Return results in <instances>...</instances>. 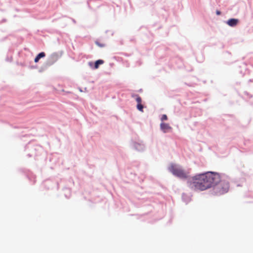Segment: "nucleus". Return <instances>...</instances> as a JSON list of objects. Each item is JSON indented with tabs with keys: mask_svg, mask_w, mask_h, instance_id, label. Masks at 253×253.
Here are the masks:
<instances>
[{
	"mask_svg": "<svg viewBox=\"0 0 253 253\" xmlns=\"http://www.w3.org/2000/svg\"><path fill=\"white\" fill-rule=\"evenodd\" d=\"M104 62V61L101 59L96 61L94 63V68L95 69L98 68L99 65L103 64Z\"/></svg>",
	"mask_w": 253,
	"mask_h": 253,
	"instance_id": "1a4fd4ad",
	"label": "nucleus"
},
{
	"mask_svg": "<svg viewBox=\"0 0 253 253\" xmlns=\"http://www.w3.org/2000/svg\"><path fill=\"white\" fill-rule=\"evenodd\" d=\"M214 190L217 194H223L227 193L229 189V181L227 177L220 175V181L214 184Z\"/></svg>",
	"mask_w": 253,
	"mask_h": 253,
	"instance_id": "f03ea898",
	"label": "nucleus"
},
{
	"mask_svg": "<svg viewBox=\"0 0 253 253\" xmlns=\"http://www.w3.org/2000/svg\"><path fill=\"white\" fill-rule=\"evenodd\" d=\"M58 59V56L57 54H52L49 58V63L50 64H53Z\"/></svg>",
	"mask_w": 253,
	"mask_h": 253,
	"instance_id": "0eeeda50",
	"label": "nucleus"
},
{
	"mask_svg": "<svg viewBox=\"0 0 253 253\" xmlns=\"http://www.w3.org/2000/svg\"><path fill=\"white\" fill-rule=\"evenodd\" d=\"M169 169L174 175L181 179H187L189 176V171H185L180 167L175 164H171Z\"/></svg>",
	"mask_w": 253,
	"mask_h": 253,
	"instance_id": "20e7f679",
	"label": "nucleus"
},
{
	"mask_svg": "<svg viewBox=\"0 0 253 253\" xmlns=\"http://www.w3.org/2000/svg\"><path fill=\"white\" fill-rule=\"evenodd\" d=\"M96 44L97 45H98V46H100V47H103L104 45L103 44H100L98 42H96Z\"/></svg>",
	"mask_w": 253,
	"mask_h": 253,
	"instance_id": "ddd939ff",
	"label": "nucleus"
},
{
	"mask_svg": "<svg viewBox=\"0 0 253 253\" xmlns=\"http://www.w3.org/2000/svg\"><path fill=\"white\" fill-rule=\"evenodd\" d=\"M137 108L138 110L143 112V106L141 103L137 104Z\"/></svg>",
	"mask_w": 253,
	"mask_h": 253,
	"instance_id": "9d476101",
	"label": "nucleus"
},
{
	"mask_svg": "<svg viewBox=\"0 0 253 253\" xmlns=\"http://www.w3.org/2000/svg\"><path fill=\"white\" fill-rule=\"evenodd\" d=\"M45 56V54L44 52H42L40 53L35 58V62L37 63L41 58L44 57Z\"/></svg>",
	"mask_w": 253,
	"mask_h": 253,
	"instance_id": "6e6552de",
	"label": "nucleus"
},
{
	"mask_svg": "<svg viewBox=\"0 0 253 253\" xmlns=\"http://www.w3.org/2000/svg\"><path fill=\"white\" fill-rule=\"evenodd\" d=\"M238 23V20L236 19H230L227 22V24L231 27L235 26Z\"/></svg>",
	"mask_w": 253,
	"mask_h": 253,
	"instance_id": "423d86ee",
	"label": "nucleus"
},
{
	"mask_svg": "<svg viewBox=\"0 0 253 253\" xmlns=\"http://www.w3.org/2000/svg\"><path fill=\"white\" fill-rule=\"evenodd\" d=\"M202 173L197 174L189 179L187 183L189 186L192 189L204 191L207 189L206 187H202L203 182L202 181Z\"/></svg>",
	"mask_w": 253,
	"mask_h": 253,
	"instance_id": "7ed1b4c3",
	"label": "nucleus"
},
{
	"mask_svg": "<svg viewBox=\"0 0 253 253\" xmlns=\"http://www.w3.org/2000/svg\"><path fill=\"white\" fill-rule=\"evenodd\" d=\"M168 119L167 116L166 115H163L161 118V121H164Z\"/></svg>",
	"mask_w": 253,
	"mask_h": 253,
	"instance_id": "f8f14e48",
	"label": "nucleus"
},
{
	"mask_svg": "<svg viewBox=\"0 0 253 253\" xmlns=\"http://www.w3.org/2000/svg\"><path fill=\"white\" fill-rule=\"evenodd\" d=\"M202 181H203V185H201L202 187H206L207 189L214 186V184H216L220 179V175L217 172L208 171L202 173Z\"/></svg>",
	"mask_w": 253,
	"mask_h": 253,
	"instance_id": "f257e3e1",
	"label": "nucleus"
},
{
	"mask_svg": "<svg viewBox=\"0 0 253 253\" xmlns=\"http://www.w3.org/2000/svg\"><path fill=\"white\" fill-rule=\"evenodd\" d=\"M135 96L136 98V101L137 102V104L141 103V97L138 96V95H136Z\"/></svg>",
	"mask_w": 253,
	"mask_h": 253,
	"instance_id": "9b49d317",
	"label": "nucleus"
},
{
	"mask_svg": "<svg viewBox=\"0 0 253 253\" xmlns=\"http://www.w3.org/2000/svg\"><path fill=\"white\" fill-rule=\"evenodd\" d=\"M216 14H217V15H220L221 12H220V11H219V10H216Z\"/></svg>",
	"mask_w": 253,
	"mask_h": 253,
	"instance_id": "4468645a",
	"label": "nucleus"
},
{
	"mask_svg": "<svg viewBox=\"0 0 253 253\" xmlns=\"http://www.w3.org/2000/svg\"><path fill=\"white\" fill-rule=\"evenodd\" d=\"M161 128L163 130L164 133H166L171 130L172 128L168 124L164 123H162L160 125Z\"/></svg>",
	"mask_w": 253,
	"mask_h": 253,
	"instance_id": "39448f33",
	"label": "nucleus"
}]
</instances>
